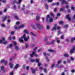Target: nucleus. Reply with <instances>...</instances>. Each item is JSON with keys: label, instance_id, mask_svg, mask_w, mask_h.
I'll return each instance as SVG.
<instances>
[{"label": "nucleus", "instance_id": "nucleus-23", "mask_svg": "<svg viewBox=\"0 0 75 75\" xmlns=\"http://www.w3.org/2000/svg\"><path fill=\"white\" fill-rule=\"evenodd\" d=\"M30 33L31 34H32V35H33V36H35V37H36V35L34 33H33V32H30Z\"/></svg>", "mask_w": 75, "mask_h": 75}, {"label": "nucleus", "instance_id": "nucleus-45", "mask_svg": "<svg viewBox=\"0 0 75 75\" xmlns=\"http://www.w3.org/2000/svg\"><path fill=\"white\" fill-rule=\"evenodd\" d=\"M4 66H2L1 67V70H3V69H4Z\"/></svg>", "mask_w": 75, "mask_h": 75}, {"label": "nucleus", "instance_id": "nucleus-12", "mask_svg": "<svg viewBox=\"0 0 75 75\" xmlns=\"http://www.w3.org/2000/svg\"><path fill=\"white\" fill-rule=\"evenodd\" d=\"M49 21L50 23H52L53 21V19L52 18L50 17L49 19Z\"/></svg>", "mask_w": 75, "mask_h": 75}, {"label": "nucleus", "instance_id": "nucleus-52", "mask_svg": "<svg viewBox=\"0 0 75 75\" xmlns=\"http://www.w3.org/2000/svg\"><path fill=\"white\" fill-rule=\"evenodd\" d=\"M23 38H24H24H26L25 37H26V35H25V34H24L23 35Z\"/></svg>", "mask_w": 75, "mask_h": 75}, {"label": "nucleus", "instance_id": "nucleus-37", "mask_svg": "<svg viewBox=\"0 0 75 75\" xmlns=\"http://www.w3.org/2000/svg\"><path fill=\"white\" fill-rule=\"evenodd\" d=\"M9 65L10 66H14V64L12 63H9Z\"/></svg>", "mask_w": 75, "mask_h": 75}, {"label": "nucleus", "instance_id": "nucleus-61", "mask_svg": "<svg viewBox=\"0 0 75 75\" xmlns=\"http://www.w3.org/2000/svg\"><path fill=\"white\" fill-rule=\"evenodd\" d=\"M57 8H54V12H56V11H57Z\"/></svg>", "mask_w": 75, "mask_h": 75}, {"label": "nucleus", "instance_id": "nucleus-19", "mask_svg": "<svg viewBox=\"0 0 75 75\" xmlns=\"http://www.w3.org/2000/svg\"><path fill=\"white\" fill-rule=\"evenodd\" d=\"M8 64V62L6 60L4 62V64L5 65H7V64Z\"/></svg>", "mask_w": 75, "mask_h": 75}, {"label": "nucleus", "instance_id": "nucleus-59", "mask_svg": "<svg viewBox=\"0 0 75 75\" xmlns=\"http://www.w3.org/2000/svg\"><path fill=\"white\" fill-rule=\"evenodd\" d=\"M64 37L63 35H62L61 36V39H64Z\"/></svg>", "mask_w": 75, "mask_h": 75}, {"label": "nucleus", "instance_id": "nucleus-26", "mask_svg": "<svg viewBox=\"0 0 75 75\" xmlns=\"http://www.w3.org/2000/svg\"><path fill=\"white\" fill-rule=\"evenodd\" d=\"M67 61L68 63H70L71 62V60L69 59H67Z\"/></svg>", "mask_w": 75, "mask_h": 75}, {"label": "nucleus", "instance_id": "nucleus-29", "mask_svg": "<svg viewBox=\"0 0 75 75\" xmlns=\"http://www.w3.org/2000/svg\"><path fill=\"white\" fill-rule=\"evenodd\" d=\"M74 49L71 50H70V53L71 54H73V53H74Z\"/></svg>", "mask_w": 75, "mask_h": 75}, {"label": "nucleus", "instance_id": "nucleus-62", "mask_svg": "<svg viewBox=\"0 0 75 75\" xmlns=\"http://www.w3.org/2000/svg\"><path fill=\"white\" fill-rule=\"evenodd\" d=\"M60 15H61V14L59 13H58L57 14V16H59Z\"/></svg>", "mask_w": 75, "mask_h": 75}, {"label": "nucleus", "instance_id": "nucleus-40", "mask_svg": "<svg viewBox=\"0 0 75 75\" xmlns=\"http://www.w3.org/2000/svg\"><path fill=\"white\" fill-rule=\"evenodd\" d=\"M48 3H52V0H47Z\"/></svg>", "mask_w": 75, "mask_h": 75}, {"label": "nucleus", "instance_id": "nucleus-25", "mask_svg": "<svg viewBox=\"0 0 75 75\" xmlns=\"http://www.w3.org/2000/svg\"><path fill=\"white\" fill-rule=\"evenodd\" d=\"M36 19L37 21H38L40 20V16H37L36 17Z\"/></svg>", "mask_w": 75, "mask_h": 75}, {"label": "nucleus", "instance_id": "nucleus-4", "mask_svg": "<svg viewBox=\"0 0 75 75\" xmlns=\"http://www.w3.org/2000/svg\"><path fill=\"white\" fill-rule=\"evenodd\" d=\"M66 18H67L68 20L69 21H71V18L69 17V14H68L66 16Z\"/></svg>", "mask_w": 75, "mask_h": 75}, {"label": "nucleus", "instance_id": "nucleus-18", "mask_svg": "<svg viewBox=\"0 0 75 75\" xmlns=\"http://www.w3.org/2000/svg\"><path fill=\"white\" fill-rule=\"evenodd\" d=\"M4 61H5L4 59H2L1 60V63H4Z\"/></svg>", "mask_w": 75, "mask_h": 75}, {"label": "nucleus", "instance_id": "nucleus-46", "mask_svg": "<svg viewBox=\"0 0 75 75\" xmlns=\"http://www.w3.org/2000/svg\"><path fill=\"white\" fill-rule=\"evenodd\" d=\"M35 61V60H34V59H31V62H34Z\"/></svg>", "mask_w": 75, "mask_h": 75}, {"label": "nucleus", "instance_id": "nucleus-41", "mask_svg": "<svg viewBox=\"0 0 75 75\" xmlns=\"http://www.w3.org/2000/svg\"><path fill=\"white\" fill-rule=\"evenodd\" d=\"M20 22L19 21H18L16 23V25H18L20 24Z\"/></svg>", "mask_w": 75, "mask_h": 75}, {"label": "nucleus", "instance_id": "nucleus-32", "mask_svg": "<svg viewBox=\"0 0 75 75\" xmlns=\"http://www.w3.org/2000/svg\"><path fill=\"white\" fill-rule=\"evenodd\" d=\"M43 70L45 73H47V69H44Z\"/></svg>", "mask_w": 75, "mask_h": 75}, {"label": "nucleus", "instance_id": "nucleus-63", "mask_svg": "<svg viewBox=\"0 0 75 75\" xmlns=\"http://www.w3.org/2000/svg\"><path fill=\"white\" fill-rule=\"evenodd\" d=\"M26 70H28L29 69V67L28 66H27L26 67Z\"/></svg>", "mask_w": 75, "mask_h": 75}, {"label": "nucleus", "instance_id": "nucleus-2", "mask_svg": "<svg viewBox=\"0 0 75 75\" xmlns=\"http://www.w3.org/2000/svg\"><path fill=\"white\" fill-rule=\"evenodd\" d=\"M21 0H18V2H17L15 0L13 2V4H14V3H17V4H20V3L21 2Z\"/></svg>", "mask_w": 75, "mask_h": 75}, {"label": "nucleus", "instance_id": "nucleus-35", "mask_svg": "<svg viewBox=\"0 0 75 75\" xmlns=\"http://www.w3.org/2000/svg\"><path fill=\"white\" fill-rule=\"evenodd\" d=\"M19 67V66H15L14 67V69H17Z\"/></svg>", "mask_w": 75, "mask_h": 75}, {"label": "nucleus", "instance_id": "nucleus-17", "mask_svg": "<svg viewBox=\"0 0 75 75\" xmlns=\"http://www.w3.org/2000/svg\"><path fill=\"white\" fill-rule=\"evenodd\" d=\"M64 57H69V54H64Z\"/></svg>", "mask_w": 75, "mask_h": 75}, {"label": "nucleus", "instance_id": "nucleus-48", "mask_svg": "<svg viewBox=\"0 0 75 75\" xmlns=\"http://www.w3.org/2000/svg\"><path fill=\"white\" fill-rule=\"evenodd\" d=\"M2 2L4 3H6L7 2V1L6 0H4L2 1Z\"/></svg>", "mask_w": 75, "mask_h": 75}, {"label": "nucleus", "instance_id": "nucleus-24", "mask_svg": "<svg viewBox=\"0 0 75 75\" xmlns=\"http://www.w3.org/2000/svg\"><path fill=\"white\" fill-rule=\"evenodd\" d=\"M13 47V45L12 44H10L9 47H7V48H11Z\"/></svg>", "mask_w": 75, "mask_h": 75}, {"label": "nucleus", "instance_id": "nucleus-3", "mask_svg": "<svg viewBox=\"0 0 75 75\" xmlns=\"http://www.w3.org/2000/svg\"><path fill=\"white\" fill-rule=\"evenodd\" d=\"M31 70L32 71V73L34 74L35 73V69H34L33 68L31 67L30 68Z\"/></svg>", "mask_w": 75, "mask_h": 75}, {"label": "nucleus", "instance_id": "nucleus-31", "mask_svg": "<svg viewBox=\"0 0 75 75\" xmlns=\"http://www.w3.org/2000/svg\"><path fill=\"white\" fill-rule=\"evenodd\" d=\"M15 48L16 49V50H19V47L18 46H16L15 47Z\"/></svg>", "mask_w": 75, "mask_h": 75}, {"label": "nucleus", "instance_id": "nucleus-9", "mask_svg": "<svg viewBox=\"0 0 75 75\" xmlns=\"http://www.w3.org/2000/svg\"><path fill=\"white\" fill-rule=\"evenodd\" d=\"M24 33H26V34H29V32H28V30L27 29H25L24 31H23Z\"/></svg>", "mask_w": 75, "mask_h": 75}, {"label": "nucleus", "instance_id": "nucleus-53", "mask_svg": "<svg viewBox=\"0 0 75 75\" xmlns=\"http://www.w3.org/2000/svg\"><path fill=\"white\" fill-rule=\"evenodd\" d=\"M14 28H15V29H17L18 28V27H17V26L16 25H14Z\"/></svg>", "mask_w": 75, "mask_h": 75}, {"label": "nucleus", "instance_id": "nucleus-54", "mask_svg": "<svg viewBox=\"0 0 75 75\" xmlns=\"http://www.w3.org/2000/svg\"><path fill=\"white\" fill-rule=\"evenodd\" d=\"M37 49V47H35L33 49V51H35Z\"/></svg>", "mask_w": 75, "mask_h": 75}, {"label": "nucleus", "instance_id": "nucleus-13", "mask_svg": "<svg viewBox=\"0 0 75 75\" xmlns=\"http://www.w3.org/2000/svg\"><path fill=\"white\" fill-rule=\"evenodd\" d=\"M64 9H65V8H61L59 9V11H60V12L61 11H63L64 10Z\"/></svg>", "mask_w": 75, "mask_h": 75}, {"label": "nucleus", "instance_id": "nucleus-22", "mask_svg": "<svg viewBox=\"0 0 75 75\" xmlns=\"http://www.w3.org/2000/svg\"><path fill=\"white\" fill-rule=\"evenodd\" d=\"M3 44H4V45H6V44H7V41H5L4 42H3Z\"/></svg>", "mask_w": 75, "mask_h": 75}, {"label": "nucleus", "instance_id": "nucleus-44", "mask_svg": "<svg viewBox=\"0 0 75 75\" xmlns=\"http://www.w3.org/2000/svg\"><path fill=\"white\" fill-rule=\"evenodd\" d=\"M56 41L55 40H53L51 42V43L52 44H54V42Z\"/></svg>", "mask_w": 75, "mask_h": 75}, {"label": "nucleus", "instance_id": "nucleus-38", "mask_svg": "<svg viewBox=\"0 0 75 75\" xmlns=\"http://www.w3.org/2000/svg\"><path fill=\"white\" fill-rule=\"evenodd\" d=\"M50 26L49 25H47L46 27V28L47 29V30H49L50 29Z\"/></svg>", "mask_w": 75, "mask_h": 75}, {"label": "nucleus", "instance_id": "nucleus-5", "mask_svg": "<svg viewBox=\"0 0 75 75\" xmlns=\"http://www.w3.org/2000/svg\"><path fill=\"white\" fill-rule=\"evenodd\" d=\"M30 39V36H28L27 38H24V40L25 41H28V40Z\"/></svg>", "mask_w": 75, "mask_h": 75}, {"label": "nucleus", "instance_id": "nucleus-27", "mask_svg": "<svg viewBox=\"0 0 75 75\" xmlns=\"http://www.w3.org/2000/svg\"><path fill=\"white\" fill-rule=\"evenodd\" d=\"M35 61L37 63H38V62L40 61V59H36Z\"/></svg>", "mask_w": 75, "mask_h": 75}, {"label": "nucleus", "instance_id": "nucleus-28", "mask_svg": "<svg viewBox=\"0 0 75 75\" xmlns=\"http://www.w3.org/2000/svg\"><path fill=\"white\" fill-rule=\"evenodd\" d=\"M57 28L55 26L52 29V31H53V30H55Z\"/></svg>", "mask_w": 75, "mask_h": 75}, {"label": "nucleus", "instance_id": "nucleus-49", "mask_svg": "<svg viewBox=\"0 0 75 75\" xmlns=\"http://www.w3.org/2000/svg\"><path fill=\"white\" fill-rule=\"evenodd\" d=\"M39 69H41L42 70H43V67H39Z\"/></svg>", "mask_w": 75, "mask_h": 75}, {"label": "nucleus", "instance_id": "nucleus-39", "mask_svg": "<svg viewBox=\"0 0 75 75\" xmlns=\"http://www.w3.org/2000/svg\"><path fill=\"white\" fill-rule=\"evenodd\" d=\"M69 5H67L66 6V8L67 9L68 8H69Z\"/></svg>", "mask_w": 75, "mask_h": 75}, {"label": "nucleus", "instance_id": "nucleus-15", "mask_svg": "<svg viewBox=\"0 0 75 75\" xmlns=\"http://www.w3.org/2000/svg\"><path fill=\"white\" fill-rule=\"evenodd\" d=\"M74 40H75V37L74 38H72L71 39V42H74Z\"/></svg>", "mask_w": 75, "mask_h": 75}, {"label": "nucleus", "instance_id": "nucleus-64", "mask_svg": "<svg viewBox=\"0 0 75 75\" xmlns=\"http://www.w3.org/2000/svg\"><path fill=\"white\" fill-rule=\"evenodd\" d=\"M73 18L74 19V20H75V14H74L73 16Z\"/></svg>", "mask_w": 75, "mask_h": 75}, {"label": "nucleus", "instance_id": "nucleus-57", "mask_svg": "<svg viewBox=\"0 0 75 75\" xmlns=\"http://www.w3.org/2000/svg\"><path fill=\"white\" fill-rule=\"evenodd\" d=\"M14 33V32L13 31H12L11 32V35H13Z\"/></svg>", "mask_w": 75, "mask_h": 75}, {"label": "nucleus", "instance_id": "nucleus-6", "mask_svg": "<svg viewBox=\"0 0 75 75\" xmlns=\"http://www.w3.org/2000/svg\"><path fill=\"white\" fill-rule=\"evenodd\" d=\"M35 52H36V51H35V52H32V54H30V56L31 57H33V56L35 55Z\"/></svg>", "mask_w": 75, "mask_h": 75}, {"label": "nucleus", "instance_id": "nucleus-33", "mask_svg": "<svg viewBox=\"0 0 75 75\" xmlns=\"http://www.w3.org/2000/svg\"><path fill=\"white\" fill-rule=\"evenodd\" d=\"M45 58V59H46V60H47V61H49L50 59H48V58L46 56Z\"/></svg>", "mask_w": 75, "mask_h": 75}, {"label": "nucleus", "instance_id": "nucleus-58", "mask_svg": "<svg viewBox=\"0 0 75 75\" xmlns=\"http://www.w3.org/2000/svg\"><path fill=\"white\" fill-rule=\"evenodd\" d=\"M1 26L3 27H6V25H5L4 24H3L1 25Z\"/></svg>", "mask_w": 75, "mask_h": 75}, {"label": "nucleus", "instance_id": "nucleus-8", "mask_svg": "<svg viewBox=\"0 0 75 75\" xmlns=\"http://www.w3.org/2000/svg\"><path fill=\"white\" fill-rule=\"evenodd\" d=\"M48 51L49 52H55V50L52 49H49Z\"/></svg>", "mask_w": 75, "mask_h": 75}, {"label": "nucleus", "instance_id": "nucleus-42", "mask_svg": "<svg viewBox=\"0 0 75 75\" xmlns=\"http://www.w3.org/2000/svg\"><path fill=\"white\" fill-rule=\"evenodd\" d=\"M2 40L3 41H5V40H6V38H5L4 37H3L2 38Z\"/></svg>", "mask_w": 75, "mask_h": 75}, {"label": "nucleus", "instance_id": "nucleus-50", "mask_svg": "<svg viewBox=\"0 0 75 75\" xmlns=\"http://www.w3.org/2000/svg\"><path fill=\"white\" fill-rule=\"evenodd\" d=\"M50 15L51 16H52V17H54V14H53V13H51Z\"/></svg>", "mask_w": 75, "mask_h": 75}, {"label": "nucleus", "instance_id": "nucleus-10", "mask_svg": "<svg viewBox=\"0 0 75 75\" xmlns=\"http://www.w3.org/2000/svg\"><path fill=\"white\" fill-rule=\"evenodd\" d=\"M24 27V25L22 24L21 25V26H19L18 27V29H20L21 28H23Z\"/></svg>", "mask_w": 75, "mask_h": 75}, {"label": "nucleus", "instance_id": "nucleus-43", "mask_svg": "<svg viewBox=\"0 0 75 75\" xmlns=\"http://www.w3.org/2000/svg\"><path fill=\"white\" fill-rule=\"evenodd\" d=\"M38 66H41L42 65V64L41 63H39L38 64Z\"/></svg>", "mask_w": 75, "mask_h": 75}, {"label": "nucleus", "instance_id": "nucleus-14", "mask_svg": "<svg viewBox=\"0 0 75 75\" xmlns=\"http://www.w3.org/2000/svg\"><path fill=\"white\" fill-rule=\"evenodd\" d=\"M10 16H6L4 18L5 19L7 20V19H8L10 18Z\"/></svg>", "mask_w": 75, "mask_h": 75}, {"label": "nucleus", "instance_id": "nucleus-1", "mask_svg": "<svg viewBox=\"0 0 75 75\" xmlns=\"http://www.w3.org/2000/svg\"><path fill=\"white\" fill-rule=\"evenodd\" d=\"M36 26L37 27H38V29H42V28H43L42 26V25L40 24L39 23H37L36 24Z\"/></svg>", "mask_w": 75, "mask_h": 75}, {"label": "nucleus", "instance_id": "nucleus-36", "mask_svg": "<svg viewBox=\"0 0 75 75\" xmlns=\"http://www.w3.org/2000/svg\"><path fill=\"white\" fill-rule=\"evenodd\" d=\"M59 24H63V21H61L59 22Z\"/></svg>", "mask_w": 75, "mask_h": 75}, {"label": "nucleus", "instance_id": "nucleus-21", "mask_svg": "<svg viewBox=\"0 0 75 75\" xmlns=\"http://www.w3.org/2000/svg\"><path fill=\"white\" fill-rule=\"evenodd\" d=\"M61 62H62V60H59L57 62V65H58V64H60V63H61Z\"/></svg>", "mask_w": 75, "mask_h": 75}, {"label": "nucleus", "instance_id": "nucleus-30", "mask_svg": "<svg viewBox=\"0 0 75 75\" xmlns=\"http://www.w3.org/2000/svg\"><path fill=\"white\" fill-rule=\"evenodd\" d=\"M29 46L28 45V44H25V48H28V47Z\"/></svg>", "mask_w": 75, "mask_h": 75}, {"label": "nucleus", "instance_id": "nucleus-34", "mask_svg": "<svg viewBox=\"0 0 75 75\" xmlns=\"http://www.w3.org/2000/svg\"><path fill=\"white\" fill-rule=\"evenodd\" d=\"M46 9H48V5L46 4L45 5Z\"/></svg>", "mask_w": 75, "mask_h": 75}, {"label": "nucleus", "instance_id": "nucleus-60", "mask_svg": "<svg viewBox=\"0 0 75 75\" xmlns=\"http://www.w3.org/2000/svg\"><path fill=\"white\" fill-rule=\"evenodd\" d=\"M67 12L69 13L71 12V9H68L67 11Z\"/></svg>", "mask_w": 75, "mask_h": 75}, {"label": "nucleus", "instance_id": "nucleus-55", "mask_svg": "<svg viewBox=\"0 0 75 75\" xmlns=\"http://www.w3.org/2000/svg\"><path fill=\"white\" fill-rule=\"evenodd\" d=\"M51 44V42H46V44H47V45H49V44Z\"/></svg>", "mask_w": 75, "mask_h": 75}, {"label": "nucleus", "instance_id": "nucleus-16", "mask_svg": "<svg viewBox=\"0 0 75 75\" xmlns=\"http://www.w3.org/2000/svg\"><path fill=\"white\" fill-rule=\"evenodd\" d=\"M56 40H57V43H58V44H59V43L60 42V40H59V38H56Z\"/></svg>", "mask_w": 75, "mask_h": 75}, {"label": "nucleus", "instance_id": "nucleus-11", "mask_svg": "<svg viewBox=\"0 0 75 75\" xmlns=\"http://www.w3.org/2000/svg\"><path fill=\"white\" fill-rule=\"evenodd\" d=\"M23 37H22L21 38H20L19 39V41H20V42H23L24 41V40H23Z\"/></svg>", "mask_w": 75, "mask_h": 75}, {"label": "nucleus", "instance_id": "nucleus-20", "mask_svg": "<svg viewBox=\"0 0 75 75\" xmlns=\"http://www.w3.org/2000/svg\"><path fill=\"white\" fill-rule=\"evenodd\" d=\"M33 28L34 29V30H38V28L37 27H36L35 26H33Z\"/></svg>", "mask_w": 75, "mask_h": 75}, {"label": "nucleus", "instance_id": "nucleus-51", "mask_svg": "<svg viewBox=\"0 0 75 75\" xmlns=\"http://www.w3.org/2000/svg\"><path fill=\"white\" fill-rule=\"evenodd\" d=\"M71 71L72 73H74L75 72V70L74 69L71 70Z\"/></svg>", "mask_w": 75, "mask_h": 75}, {"label": "nucleus", "instance_id": "nucleus-7", "mask_svg": "<svg viewBox=\"0 0 75 75\" xmlns=\"http://www.w3.org/2000/svg\"><path fill=\"white\" fill-rule=\"evenodd\" d=\"M14 18H15V19H16V20H19V18L18 17H17V15L16 13H15L14 15Z\"/></svg>", "mask_w": 75, "mask_h": 75}, {"label": "nucleus", "instance_id": "nucleus-56", "mask_svg": "<svg viewBox=\"0 0 75 75\" xmlns=\"http://www.w3.org/2000/svg\"><path fill=\"white\" fill-rule=\"evenodd\" d=\"M30 2L31 4H33L34 2V1H33V0H31Z\"/></svg>", "mask_w": 75, "mask_h": 75}, {"label": "nucleus", "instance_id": "nucleus-47", "mask_svg": "<svg viewBox=\"0 0 75 75\" xmlns=\"http://www.w3.org/2000/svg\"><path fill=\"white\" fill-rule=\"evenodd\" d=\"M71 9L72 10H74V9H75V7H74V6H71Z\"/></svg>", "mask_w": 75, "mask_h": 75}]
</instances>
